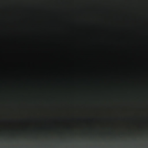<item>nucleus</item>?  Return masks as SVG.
<instances>
[{
    "label": "nucleus",
    "mask_w": 148,
    "mask_h": 148,
    "mask_svg": "<svg viewBox=\"0 0 148 148\" xmlns=\"http://www.w3.org/2000/svg\"><path fill=\"white\" fill-rule=\"evenodd\" d=\"M80 146V147H82V146Z\"/></svg>",
    "instance_id": "nucleus-10"
},
{
    "label": "nucleus",
    "mask_w": 148,
    "mask_h": 148,
    "mask_svg": "<svg viewBox=\"0 0 148 148\" xmlns=\"http://www.w3.org/2000/svg\"><path fill=\"white\" fill-rule=\"evenodd\" d=\"M82 140L83 141H85L86 140V138H82Z\"/></svg>",
    "instance_id": "nucleus-8"
},
{
    "label": "nucleus",
    "mask_w": 148,
    "mask_h": 148,
    "mask_svg": "<svg viewBox=\"0 0 148 148\" xmlns=\"http://www.w3.org/2000/svg\"><path fill=\"white\" fill-rule=\"evenodd\" d=\"M37 146V147H38V146Z\"/></svg>",
    "instance_id": "nucleus-9"
},
{
    "label": "nucleus",
    "mask_w": 148,
    "mask_h": 148,
    "mask_svg": "<svg viewBox=\"0 0 148 148\" xmlns=\"http://www.w3.org/2000/svg\"><path fill=\"white\" fill-rule=\"evenodd\" d=\"M110 140L112 141L118 142L121 140V138L119 137H114L110 139Z\"/></svg>",
    "instance_id": "nucleus-4"
},
{
    "label": "nucleus",
    "mask_w": 148,
    "mask_h": 148,
    "mask_svg": "<svg viewBox=\"0 0 148 148\" xmlns=\"http://www.w3.org/2000/svg\"><path fill=\"white\" fill-rule=\"evenodd\" d=\"M90 140L91 141H97L98 139L94 137H91L90 138Z\"/></svg>",
    "instance_id": "nucleus-5"
},
{
    "label": "nucleus",
    "mask_w": 148,
    "mask_h": 148,
    "mask_svg": "<svg viewBox=\"0 0 148 148\" xmlns=\"http://www.w3.org/2000/svg\"><path fill=\"white\" fill-rule=\"evenodd\" d=\"M23 140L25 141L30 140L34 142H37L39 140V139L37 138L33 137L32 138H26L23 139Z\"/></svg>",
    "instance_id": "nucleus-3"
},
{
    "label": "nucleus",
    "mask_w": 148,
    "mask_h": 148,
    "mask_svg": "<svg viewBox=\"0 0 148 148\" xmlns=\"http://www.w3.org/2000/svg\"><path fill=\"white\" fill-rule=\"evenodd\" d=\"M19 140V139L18 138H0V141H18Z\"/></svg>",
    "instance_id": "nucleus-2"
},
{
    "label": "nucleus",
    "mask_w": 148,
    "mask_h": 148,
    "mask_svg": "<svg viewBox=\"0 0 148 148\" xmlns=\"http://www.w3.org/2000/svg\"><path fill=\"white\" fill-rule=\"evenodd\" d=\"M101 140L102 141L104 142H106L107 141V138H106V137H102L101 139Z\"/></svg>",
    "instance_id": "nucleus-6"
},
{
    "label": "nucleus",
    "mask_w": 148,
    "mask_h": 148,
    "mask_svg": "<svg viewBox=\"0 0 148 148\" xmlns=\"http://www.w3.org/2000/svg\"><path fill=\"white\" fill-rule=\"evenodd\" d=\"M47 141H62V142H69L75 141V139L74 138H57L54 139L51 138H49L45 139Z\"/></svg>",
    "instance_id": "nucleus-1"
},
{
    "label": "nucleus",
    "mask_w": 148,
    "mask_h": 148,
    "mask_svg": "<svg viewBox=\"0 0 148 148\" xmlns=\"http://www.w3.org/2000/svg\"><path fill=\"white\" fill-rule=\"evenodd\" d=\"M131 140H132V141H137V138H131Z\"/></svg>",
    "instance_id": "nucleus-7"
}]
</instances>
